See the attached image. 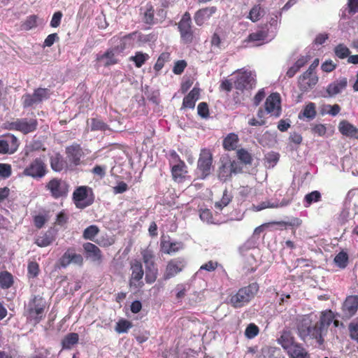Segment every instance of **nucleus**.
I'll return each mask as SVG.
<instances>
[{"label": "nucleus", "mask_w": 358, "mask_h": 358, "mask_svg": "<svg viewBox=\"0 0 358 358\" xmlns=\"http://www.w3.org/2000/svg\"><path fill=\"white\" fill-rule=\"evenodd\" d=\"M302 223L301 220L298 217H293L290 220V221H275L270 222L269 224L278 225L281 227H299Z\"/></svg>", "instance_id": "nucleus-50"}, {"label": "nucleus", "mask_w": 358, "mask_h": 358, "mask_svg": "<svg viewBox=\"0 0 358 358\" xmlns=\"http://www.w3.org/2000/svg\"><path fill=\"white\" fill-rule=\"evenodd\" d=\"M312 133L318 136H323L327 132V128L323 124H317L311 127Z\"/></svg>", "instance_id": "nucleus-60"}, {"label": "nucleus", "mask_w": 358, "mask_h": 358, "mask_svg": "<svg viewBox=\"0 0 358 358\" xmlns=\"http://www.w3.org/2000/svg\"><path fill=\"white\" fill-rule=\"evenodd\" d=\"M143 261L145 265V268L155 266V255L152 250L148 248L141 252Z\"/></svg>", "instance_id": "nucleus-38"}, {"label": "nucleus", "mask_w": 358, "mask_h": 358, "mask_svg": "<svg viewBox=\"0 0 358 358\" xmlns=\"http://www.w3.org/2000/svg\"><path fill=\"white\" fill-rule=\"evenodd\" d=\"M50 96L49 90L47 88L38 87L35 89L33 94H25L22 96L23 108L31 107L34 104L39 103Z\"/></svg>", "instance_id": "nucleus-10"}, {"label": "nucleus", "mask_w": 358, "mask_h": 358, "mask_svg": "<svg viewBox=\"0 0 358 358\" xmlns=\"http://www.w3.org/2000/svg\"><path fill=\"white\" fill-rule=\"evenodd\" d=\"M170 160L169 165L171 167L173 164H181L185 163L183 160L181 159L179 155L175 150H171L169 152Z\"/></svg>", "instance_id": "nucleus-62"}, {"label": "nucleus", "mask_w": 358, "mask_h": 358, "mask_svg": "<svg viewBox=\"0 0 358 358\" xmlns=\"http://www.w3.org/2000/svg\"><path fill=\"white\" fill-rule=\"evenodd\" d=\"M334 52L336 57L341 59H348L351 52L350 49L343 43H339L334 48Z\"/></svg>", "instance_id": "nucleus-36"}, {"label": "nucleus", "mask_w": 358, "mask_h": 358, "mask_svg": "<svg viewBox=\"0 0 358 358\" xmlns=\"http://www.w3.org/2000/svg\"><path fill=\"white\" fill-rule=\"evenodd\" d=\"M131 327L132 324L130 321L122 319L117 322L115 331L119 334L126 333Z\"/></svg>", "instance_id": "nucleus-52"}, {"label": "nucleus", "mask_w": 358, "mask_h": 358, "mask_svg": "<svg viewBox=\"0 0 358 358\" xmlns=\"http://www.w3.org/2000/svg\"><path fill=\"white\" fill-rule=\"evenodd\" d=\"M60 264L62 267H66L70 264L82 266L83 264V257L80 254L75 252V249L69 248L59 259Z\"/></svg>", "instance_id": "nucleus-16"}, {"label": "nucleus", "mask_w": 358, "mask_h": 358, "mask_svg": "<svg viewBox=\"0 0 358 358\" xmlns=\"http://www.w3.org/2000/svg\"><path fill=\"white\" fill-rule=\"evenodd\" d=\"M256 85L255 75L251 71L239 69L236 71L234 87L241 92L250 90Z\"/></svg>", "instance_id": "nucleus-5"}, {"label": "nucleus", "mask_w": 358, "mask_h": 358, "mask_svg": "<svg viewBox=\"0 0 358 358\" xmlns=\"http://www.w3.org/2000/svg\"><path fill=\"white\" fill-rule=\"evenodd\" d=\"M130 269L131 271V274L129 279L130 287H141L143 285V277L144 274L141 262L137 259L132 260L130 262Z\"/></svg>", "instance_id": "nucleus-11"}, {"label": "nucleus", "mask_w": 358, "mask_h": 358, "mask_svg": "<svg viewBox=\"0 0 358 358\" xmlns=\"http://www.w3.org/2000/svg\"><path fill=\"white\" fill-rule=\"evenodd\" d=\"M50 164L51 169L55 172H61L66 166V162L59 153L50 156Z\"/></svg>", "instance_id": "nucleus-28"}, {"label": "nucleus", "mask_w": 358, "mask_h": 358, "mask_svg": "<svg viewBox=\"0 0 358 358\" xmlns=\"http://www.w3.org/2000/svg\"><path fill=\"white\" fill-rule=\"evenodd\" d=\"M170 60V53L167 52H162L158 57L154 69L156 72H159L164 66V64Z\"/></svg>", "instance_id": "nucleus-47"}, {"label": "nucleus", "mask_w": 358, "mask_h": 358, "mask_svg": "<svg viewBox=\"0 0 358 358\" xmlns=\"http://www.w3.org/2000/svg\"><path fill=\"white\" fill-rule=\"evenodd\" d=\"M78 341V335L76 333L68 334L62 341V345L64 348H71Z\"/></svg>", "instance_id": "nucleus-51"}, {"label": "nucleus", "mask_w": 358, "mask_h": 358, "mask_svg": "<svg viewBox=\"0 0 358 358\" xmlns=\"http://www.w3.org/2000/svg\"><path fill=\"white\" fill-rule=\"evenodd\" d=\"M28 275L29 278H35L39 273V265L36 262H30L27 266Z\"/></svg>", "instance_id": "nucleus-55"}, {"label": "nucleus", "mask_w": 358, "mask_h": 358, "mask_svg": "<svg viewBox=\"0 0 358 358\" xmlns=\"http://www.w3.org/2000/svg\"><path fill=\"white\" fill-rule=\"evenodd\" d=\"M358 310V296H350L343 303V310L348 317H352Z\"/></svg>", "instance_id": "nucleus-27"}, {"label": "nucleus", "mask_w": 358, "mask_h": 358, "mask_svg": "<svg viewBox=\"0 0 358 358\" xmlns=\"http://www.w3.org/2000/svg\"><path fill=\"white\" fill-rule=\"evenodd\" d=\"M259 333V328L254 324H250L245 331V335L248 338H255Z\"/></svg>", "instance_id": "nucleus-58"}, {"label": "nucleus", "mask_w": 358, "mask_h": 358, "mask_svg": "<svg viewBox=\"0 0 358 358\" xmlns=\"http://www.w3.org/2000/svg\"><path fill=\"white\" fill-rule=\"evenodd\" d=\"M96 60L99 62H103V65L106 67L114 65L118 62V60L115 58V54L112 50H108L104 54L97 55Z\"/></svg>", "instance_id": "nucleus-30"}, {"label": "nucleus", "mask_w": 358, "mask_h": 358, "mask_svg": "<svg viewBox=\"0 0 358 358\" xmlns=\"http://www.w3.org/2000/svg\"><path fill=\"white\" fill-rule=\"evenodd\" d=\"M213 156L208 149H202L197 162V169L201 173V178H206L210 173Z\"/></svg>", "instance_id": "nucleus-12"}, {"label": "nucleus", "mask_w": 358, "mask_h": 358, "mask_svg": "<svg viewBox=\"0 0 358 358\" xmlns=\"http://www.w3.org/2000/svg\"><path fill=\"white\" fill-rule=\"evenodd\" d=\"M250 294H252V292H236L231 296L229 303L234 308L243 306L249 301Z\"/></svg>", "instance_id": "nucleus-24"}, {"label": "nucleus", "mask_w": 358, "mask_h": 358, "mask_svg": "<svg viewBox=\"0 0 358 358\" xmlns=\"http://www.w3.org/2000/svg\"><path fill=\"white\" fill-rule=\"evenodd\" d=\"M187 66V62L185 60L177 61L173 68V72L176 75H180Z\"/></svg>", "instance_id": "nucleus-61"}, {"label": "nucleus", "mask_w": 358, "mask_h": 358, "mask_svg": "<svg viewBox=\"0 0 358 358\" xmlns=\"http://www.w3.org/2000/svg\"><path fill=\"white\" fill-rule=\"evenodd\" d=\"M161 245L163 252L169 255L177 252L184 248V244L182 242L162 241Z\"/></svg>", "instance_id": "nucleus-29"}, {"label": "nucleus", "mask_w": 358, "mask_h": 358, "mask_svg": "<svg viewBox=\"0 0 358 358\" xmlns=\"http://www.w3.org/2000/svg\"><path fill=\"white\" fill-rule=\"evenodd\" d=\"M264 106L268 113L275 117H279L281 113L280 94L278 92L271 94L266 98Z\"/></svg>", "instance_id": "nucleus-15"}, {"label": "nucleus", "mask_w": 358, "mask_h": 358, "mask_svg": "<svg viewBox=\"0 0 358 358\" xmlns=\"http://www.w3.org/2000/svg\"><path fill=\"white\" fill-rule=\"evenodd\" d=\"M318 82L316 74H306L304 72L299 78V87L302 92H307L313 88Z\"/></svg>", "instance_id": "nucleus-19"}, {"label": "nucleus", "mask_w": 358, "mask_h": 358, "mask_svg": "<svg viewBox=\"0 0 358 358\" xmlns=\"http://www.w3.org/2000/svg\"><path fill=\"white\" fill-rule=\"evenodd\" d=\"M264 10L260 5H255L249 12L248 17L253 22L259 21L264 15Z\"/></svg>", "instance_id": "nucleus-39"}, {"label": "nucleus", "mask_w": 358, "mask_h": 358, "mask_svg": "<svg viewBox=\"0 0 358 358\" xmlns=\"http://www.w3.org/2000/svg\"><path fill=\"white\" fill-rule=\"evenodd\" d=\"M217 11L215 6L206 7L199 9L196 12L194 16L195 23L198 26L203 25L207 20H208L214 13Z\"/></svg>", "instance_id": "nucleus-20"}, {"label": "nucleus", "mask_w": 358, "mask_h": 358, "mask_svg": "<svg viewBox=\"0 0 358 358\" xmlns=\"http://www.w3.org/2000/svg\"><path fill=\"white\" fill-rule=\"evenodd\" d=\"M268 36V31L266 30H258L256 32L248 35L246 41L248 42H260L264 41Z\"/></svg>", "instance_id": "nucleus-40"}, {"label": "nucleus", "mask_w": 358, "mask_h": 358, "mask_svg": "<svg viewBox=\"0 0 358 358\" xmlns=\"http://www.w3.org/2000/svg\"><path fill=\"white\" fill-rule=\"evenodd\" d=\"M83 247L87 257L90 258L93 262H101V251L96 245L88 242L84 243Z\"/></svg>", "instance_id": "nucleus-23"}, {"label": "nucleus", "mask_w": 358, "mask_h": 358, "mask_svg": "<svg viewBox=\"0 0 358 358\" xmlns=\"http://www.w3.org/2000/svg\"><path fill=\"white\" fill-rule=\"evenodd\" d=\"M72 200L78 209H84L92 205L94 201L92 189L85 185L76 187L73 192Z\"/></svg>", "instance_id": "nucleus-2"}, {"label": "nucleus", "mask_w": 358, "mask_h": 358, "mask_svg": "<svg viewBox=\"0 0 358 358\" xmlns=\"http://www.w3.org/2000/svg\"><path fill=\"white\" fill-rule=\"evenodd\" d=\"M22 173L34 179L43 178L47 173V166L43 158L37 157L32 160L23 170Z\"/></svg>", "instance_id": "nucleus-7"}, {"label": "nucleus", "mask_w": 358, "mask_h": 358, "mask_svg": "<svg viewBox=\"0 0 358 358\" xmlns=\"http://www.w3.org/2000/svg\"><path fill=\"white\" fill-rule=\"evenodd\" d=\"M157 276V268L155 266L145 268V280L147 283H153Z\"/></svg>", "instance_id": "nucleus-53"}, {"label": "nucleus", "mask_w": 358, "mask_h": 358, "mask_svg": "<svg viewBox=\"0 0 358 358\" xmlns=\"http://www.w3.org/2000/svg\"><path fill=\"white\" fill-rule=\"evenodd\" d=\"M99 232V229L96 225H90L84 230L83 237L85 240L94 241Z\"/></svg>", "instance_id": "nucleus-45"}, {"label": "nucleus", "mask_w": 358, "mask_h": 358, "mask_svg": "<svg viewBox=\"0 0 358 358\" xmlns=\"http://www.w3.org/2000/svg\"><path fill=\"white\" fill-rule=\"evenodd\" d=\"M149 58L147 53L136 52L134 56L130 57V60L134 62L136 67L141 68Z\"/></svg>", "instance_id": "nucleus-41"}, {"label": "nucleus", "mask_w": 358, "mask_h": 358, "mask_svg": "<svg viewBox=\"0 0 358 358\" xmlns=\"http://www.w3.org/2000/svg\"><path fill=\"white\" fill-rule=\"evenodd\" d=\"M349 331L351 338L358 341V323L351 322L349 324Z\"/></svg>", "instance_id": "nucleus-64"}, {"label": "nucleus", "mask_w": 358, "mask_h": 358, "mask_svg": "<svg viewBox=\"0 0 358 358\" xmlns=\"http://www.w3.org/2000/svg\"><path fill=\"white\" fill-rule=\"evenodd\" d=\"M155 10L151 3H148L146 5V10L144 12L143 20V22L149 25H152L155 24Z\"/></svg>", "instance_id": "nucleus-42"}, {"label": "nucleus", "mask_w": 358, "mask_h": 358, "mask_svg": "<svg viewBox=\"0 0 358 358\" xmlns=\"http://www.w3.org/2000/svg\"><path fill=\"white\" fill-rule=\"evenodd\" d=\"M311 315H303L298 324V330L300 336L304 338L306 336H310L315 338V331H316V325L311 327Z\"/></svg>", "instance_id": "nucleus-17"}, {"label": "nucleus", "mask_w": 358, "mask_h": 358, "mask_svg": "<svg viewBox=\"0 0 358 358\" xmlns=\"http://www.w3.org/2000/svg\"><path fill=\"white\" fill-rule=\"evenodd\" d=\"M334 262L341 269L345 268L349 263L348 254L342 250L339 252L334 257Z\"/></svg>", "instance_id": "nucleus-34"}, {"label": "nucleus", "mask_w": 358, "mask_h": 358, "mask_svg": "<svg viewBox=\"0 0 358 358\" xmlns=\"http://www.w3.org/2000/svg\"><path fill=\"white\" fill-rule=\"evenodd\" d=\"M278 341L287 351L296 343L294 341V337L289 331H283Z\"/></svg>", "instance_id": "nucleus-32"}, {"label": "nucleus", "mask_w": 358, "mask_h": 358, "mask_svg": "<svg viewBox=\"0 0 358 358\" xmlns=\"http://www.w3.org/2000/svg\"><path fill=\"white\" fill-rule=\"evenodd\" d=\"M45 188L53 199H59L67 196L70 185L66 180L55 177L45 184Z\"/></svg>", "instance_id": "nucleus-4"}, {"label": "nucleus", "mask_w": 358, "mask_h": 358, "mask_svg": "<svg viewBox=\"0 0 358 358\" xmlns=\"http://www.w3.org/2000/svg\"><path fill=\"white\" fill-rule=\"evenodd\" d=\"M55 241V236L51 231H47L42 236H38L35 240V243L41 248L50 245Z\"/></svg>", "instance_id": "nucleus-33"}, {"label": "nucleus", "mask_w": 358, "mask_h": 358, "mask_svg": "<svg viewBox=\"0 0 358 358\" xmlns=\"http://www.w3.org/2000/svg\"><path fill=\"white\" fill-rule=\"evenodd\" d=\"M302 115L309 120H313L316 116L315 104L314 103H308L303 108Z\"/></svg>", "instance_id": "nucleus-49"}, {"label": "nucleus", "mask_w": 358, "mask_h": 358, "mask_svg": "<svg viewBox=\"0 0 358 358\" xmlns=\"http://www.w3.org/2000/svg\"><path fill=\"white\" fill-rule=\"evenodd\" d=\"M13 284V277L11 273L8 271L0 273V287L1 289H8Z\"/></svg>", "instance_id": "nucleus-37"}, {"label": "nucleus", "mask_w": 358, "mask_h": 358, "mask_svg": "<svg viewBox=\"0 0 358 358\" xmlns=\"http://www.w3.org/2000/svg\"><path fill=\"white\" fill-rule=\"evenodd\" d=\"M36 118H17L15 121L6 122V128L8 130H14L23 134H28L35 131L38 128Z\"/></svg>", "instance_id": "nucleus-6"}, {"label": "nucleus", "mask_w": 358, "mask_h": 358, "mask_svg": "<svg viewBox=\"0 0 358 358\" xmlns=\"http://www.w3.org/2000/svg\"><path fill=\"white\" fill-rule=\"evenodd\" d=\"M66 154L67 157L74 165L80 164V158L83 155V150L80 145L78 143H73L66 148Z\"/></svg>", "instance_id": "nucleus-21"}, {"label": "nucleus", "mask_w": 358, "mask_h": 358, "mask_svg": "<svg viewBox=\"0 0 358 358\" xmlns=\"http://www.w3.org/2000/svg\"><path fill=\"white\" fill-rule=\"evenodd\" d=\"M238 159L244 164H251L252 157L251 154L245 149L241 148L237 150Z\"/></svg>", "instance_id": "nucleus-46"}, {"label": "nucleus", "mask_w": 358, "mask_h": 358, "mask_svg": "<svg viewBox=\"0 0 358 358\" xmlns=\"http://www.w3.org/2000/svg\"><path fill=\"white\" fill-rule=\"evenodd\" d=\"M171 173L173 180L178 183L183 182L189 178L188 168L185 163L173 164L171 167Z\"/></svg>", "instance_id": "nucleus-18"}, {"label": "nucleus", "mask_w": 358, "mask_h": 358, "mask_svg": "<svg viewBox=\"0 0 358 358\" xmlns=\"http://www.w3.org/2000/svg\"><path fill=\"white\" fill-rule=\"evenodd\" d=\"M90 130L91 131H106L108 129V126L101 120L98 118H92L90 120Z\"/></svg>", "instance_id": "nucleus-48"}, {"label": "nucleus", "mask_w": 358, "mask_h": 358, "mask_svg": "<svg viewBox=\"0 0 358 358\" xmlns=\"http://www.w3.org/2000/svg\"><path fill=\"white\" fill-rule=\"evenodd\" d=\"M337 65L331 60H326L321 65V69L324 72L330 73L336 69Z\"/></svg>", "instance_id": "nucleus-63"}, {"label": "nucleus", "mask_w": 358, "mask_h": 358, "mask_svg": "<svg viewBox=\"0 0 358 358\" xmlns=\"http://www.w3.org/2000/svg\"><path fill=\"white\" fill-rule=\"evenodd\" d=\"M220 166L217 170V177L223 182L230 180L233 174L242 172V167L235 160L231 161L229 157H224L220 160Z\"/></svg>", "instance_id": "nucleus-3"}, {"label": "nucleus", "mask_w": 358, "mask_h": 358, "mask_svg": "<svg viewBox=\"0 0 358 358\" xmlns=\"http://www.w3.org/2000/svg\"><path fill=\"white\" fill-rule=\"evenodd\" d=\"M347 85L348 79L341 78L328 85L326 91L329 96H334L345 90Z\"/></svg>", "instance_id": "nucleus-22"}, {"label": "nucleus", "mask_w": 358, "mask_h": 358, "mask_svg": "<svg viewBox=\"0 0 358 358\" xmlns=\"http://www.w3.org/2000/svg\"><path fill=\"white\" fill-rule=\"evenodd\" d=\"M231 200V196L228 194L227 190L223 192V196L219 202L215 203V207L220 209H222L224 206H227Z\"/></svg>", "instance_id": "nucleus-56"}, {"label": "nucleus", "mask_w": 358, "mask_h": 358, "mask_svg": "<svg viewBox=\"0 0 358 358\" xmlns=\"http://www.w3.org/2000/svg\"><path fill=\"white\" fill-rule=\"evenodd\" d=\"M338 130L343 136L358 138V129L346 120L339 123Z\"/></svg>", "instance_id": "nucleus-26"}, {"label": "nucleus", "mask_w": 358, "mask_h": 358, "mask_svg": "<svg viewBox=\"0 0 358 358\" xmlns=\"http://www.w3.org/2000/svg\"><path fill=\"white\" fill-rule=\"evenodd\" d=\"M42 295H34L25 307L24 315L31 324L36 325L44 319L49 307V300Z\"/></svg>", "instance_id": "nucleus-1"}, {"label": "nucleus", "mask_w": 358, "mask_h": 358, "mask_svg": "<svg viewBox=\"0 0 358 358\" xmlns=\"http://www.w3.org/2000/svg\"><path fill=\"white\" fill-rule=\"evenodd\" d=\"M136 35V32H132L124 35L120 38V49L124 50L133 45L132 40Z\"/></svg>", "instance_id": "nucleus-54"}, {"label": "nucleus", "mask_w": 358, "mask_h": 358, "mask_svg": "<svg viewBox=\"0 0 358 358\" xmlns=\"http://www.w3.org/2000/svg\"><path fill=\"white\" fill-rule=\"evenodd\" d=\"M178 28L180 31L181 41L185 44H190L194 39L192 29V19L189 13L185 12L178 22Z\"/></svg>", "instance_id": "nucleus-8"}, {"label": "nucleus", "mask_w": 358, "mask_h": 358, "mask_svg": "<svg viewBox=\"0 0 358 358\" xmlns=\"http://www.w3.org/2000/svg\"><path fill=\"white\" fill-rule=\"evenodd\" d=\"M12 174L11 165L9 164H0V176L3 178H9Z\"/></svg>", "instance_id": "nucleus-57"}, {"label": "nucleus", "mask_w": 358, "mask_h": 358, "mask_svg": "<svg viewBox=\"0 0 358 358\" xmlns=\"http://www.w3.org/2000/svg\"><path fill=\"white\" fill-rule=\"evenodd\" d=\"M287 352L291 358H309V355L306 350L296 343Z\"/></svg>", "instance_id": "nucleus-31"}, {"label": "nucleus", "mask_w": 358, "mask_h": 358, "mask_svg": "<svg viewBox=\"0 0 358 358\" xmlns=\"http://www.w3.org/2000/svg\"><path fill=\"white\" fill-rule=\"evenodd\" d=\"M238 141V136L234 133H231L227 136L223 141V148L226 150H234L237 147Z\"/></svg>", "instance_id": "nucleus-35"}, {"label": "nucleus", "mask_w": 358, "mask_h": 358, "mask_svg": "<svg viewBox=\"0 0 358 358\" xmlns=\"http://www.w3.org/2000/svg\"><path fill=\"white\" fill-rule=\"evenodd\" d=\"M186 261L183 257H177L171 259L166 267V271L164 274V279L168 280L181 272L186 266Z\"/></svg>", "instance_id": "nucleus-14"}, {"label": "nucleus", "mask_w": 358, "mask_h": 358, "mask_svg": "<svg viewBox=\"0 0 358 358\" xmlns=\"http://www.w3.org/2000/svg\"><path fill=\"white\" fill-rule=\"evenodd\" d=\"M200 89L194 87L183 99L182 108L193 109L196 101L199 99Z\"/></svg>", "instance_id": "nucleus-25"}, {"label": "nucleus", "mask_w": 358, "mask_h": 358, "mask_svg": "<svg viewBox=\"0 0 358 358\" xmlns=\"http://www.w3.org/2000/svg\"><path fill=\"white\" fill-rule=\"evenodd\" d=\"M322 196L319 191L315 190L307 194L304 197V205L306 207L310 206L312 203L318 202L321 200Z\"/></svg>", "instance_id": "nucleus-43"}, {"label": "nucleus", "mask_w": 358, "mask_h": 358, "mask_svg": "<svg viewBox=\"0 0 358 358\" xmlns=\"http://www.w3.org/2000/svg\"><path fill=\"white\" fill-rule=\"evenodd\" d=\"M19 147L18 140L12 134L0 136V154H13Z\"/></svg>", "instance_id": "nucleus-13"}, {"label": "nucleus", "mask_w": 358, "mask_h": 358, "mask_svg": "<svg viewBox=\"0 0 358 358\" xmlns=\"http://www.w3.org/2000/svg\"><path fill=\"white\" fill-rule=\"evenodd\" d=\"M38 17L36 15L28 16L21 24V29L29 31L37 26Z\"/></svg>", "instance_id": "nucleus-44"}, {"label": "nucleus", "mask_w": 358, "mask_h": 358, "mask_svg": "<svg viewBox=\"0 0 358 358\" xmlns=\"http://www.w3.org/2000/svg\"><path fill=\"white\" fill-rule=\"evenodd\" d=\"M334 319V314L331 310H325L322 313L320 322L316 324V331H315V338L317 342L322 343V337L326 334L329 326Z\"/></svg>", "instance_id": "nucleus-9"}, {"label": "nucleus", "mask_w": 358, "mask_h": 358, "mask_svg": "<svg viewBox=\"0 0 358 358\" xmlns=\"http://www.w3.org/2000/svg\"><path fill=\"white\" fill-rule=\"evenodd\" d=\"M198 115L203 118H207L209 116L208 106L206 102H201L197 106Z\"/></svg>", "instance_id": "nucleus-59"}]
</instances>
